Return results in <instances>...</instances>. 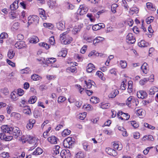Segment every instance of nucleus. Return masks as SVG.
<instances>
[{"instance_id":"obj_1","label":"nucleus","mask_w":158,"mask_h":158,"mask_svg":"<svg viewBox=\"0 0 158 158\" xmlns=\"http://www.w3.org/2000/svg\"><path fill=\"white\" fill-rule=\"evenodd\" d=\"M1 128L2 133L0 134V138L6 141H9L12 139L13 136L11 135L12 134L18 137L22 134L19 128L16 127H9L7 125H3L2 126Z\"/></svg>"},{"instance_id":"obj_2","label":"nucleus","mask_w":158,"mask_h":158,"mask_svg":"<svg viewBox=\"0 0 158 158\" xmlns=\"http://www.w3.org/2000/svg\"><path fill=\"white\" fill-rule=\"evenodd\" d=\"M67 31L61 34L60 35V39L62 44H70L73 40L72 38L67 34Z\"/></svg>"},{"instance_id":"obj_3","label":"nucleus","mask_w":158,"mask_h":158,"mask_svg":"<svg viewBox=\"0 0 158 158\" xmlns=\"http://www.w3.org/2000/svg\"><path fill=\"white\" fill-rule=\"evenodd\" d=\"M38 140L37 138L31 136L28 142L30 144L33 145V146L30 148V150H33L37 146Z\"/></svg>"},{"instance_id":"obj_4","label":"nucleus","mask_w":158,"mask_h":158,"mask_svg":"<svg viewBox=\"0 0 158 158\" xmlns=\"http://www.w3.org/2000/svg\"><path fill=\"white\" fill-rule=\"evenodd\" d=\"M117 115L119 118L122 120H127L130 118V115L128 114L123 113L121 111L118 112Z\"/></svg>"},{"instance_id":"obj_5","label":"nucleus","mask_w":158,"mask_h":158,"mask_svg":"<svg viewBox=\"0 0 158 158\" xmlns=\"http://www.w3.org/2000/svg\"><path fill=\"white\" fill-rule=\"evenodd\" d=\"M126 41L127 42L130 44H133L135 42V39L133 35L129 33L126 36Z\"/></svg>"},{"instance_id":"obj_6","label":"nucleus","mask_w":158,"mask_h":158,"mask_svg":"<svg viewBox=\"0 0 158 158\" xmlns=\"http://www.w3.org/2000/svg\"><path fill=\"white\" fill-rule=\"evenodd\" d=\"M60 155L62 158H70L71 155L69 150L65 149L62 150Z\"/></svg>"},{"instance_id":"obj_7","label":"nucleus","mask_w":158,"mask_h":158,"mask_svg":"<svg viewBox=\"0 0 158 158\" xmlns=\"http://www.w3.org/2000/svg\"><path fill=\"white\" fill-rule=\"evenodd\" d=\"M154 81V75L153 74L151 75L148 78H144L143 79L140 80L139 83L141 85H143L146 83L148 81L153 82Z\"/></svg>"},{"instance_id":"obj_8","label":"nucleus","mask_w":158,"mask_h":158,"mask_svg":"<svg viewBox=\"0 0 158 158\" xmlns=\"http://www.w3.org/2000/svg\"><path fill=\"white\" fill-rule=\"evenodd\" d=\"M28 20L29 24L34 23H37L39 20V17L36 15L30 16L28 18Z\"/></svg>"},{"instance_id":"obj_9","label":"nucleus","mask_w":158,"mask_h":158,"mask_svg":"<svg viewBox=\"0 0 158 158\" xmlns=\"http://www.w3.org/2000/svg\"><path fill=\"white\" fill-rule=\"evenodd\" d=\"M88 11L87 8H85L83 6H80V8L78 9L77 13L78 15H83L85 14Z\"/></svg>"},{"instance_id":"obj_10","label":"nucleus","mask_w":158,"mask_h":158,"mask_svg":"<svg viewBox=\"0 0 158 158\" xmlns=\"http://www.w3.org/2000/svg\"><path fill=\"white\" fill-rule=\"evenodd\" d=\"M65 24L64 21H61L56 23V26L59 30L62 31L65 29Z\"/></svg>"},{"instance_id":"obj_11","label":"nucleus","mask_w":158,"mask_h":158,"mask_svg":"<svg viewBox=\"0 0 158 158\" xmlns=\"http://www.w3.org/2000/svg\"><path fill=\"white\" fill-rule=\"evenodd\" d=\"M137 95L139 98L143 99L147 97V95L145 91L141 90L137 92Z\"/></svg>"},{"instance_id":"obj_12","label":"nucleus","mask_w":158,"mask_h":158,"mask_svg":"<svg viewBox=\"0 0 158 158\" xmlns=\"http://www.w3.org/2000/svg\"><path fill=\"white\" fill-rule=\"evenodd\" d=\"M118 93L119 91L117 89L112 88L111 90L110 94L108 95V97L109 98H114Z\"/></svg>"},{"instance_id":"obj_13","label":"nucleus","mask_w":158,"mask_h":158,"mask_svg":"<svg viewBox=\"0 0 158 158\" xmlns=\"http://www.w3.org/2000/svg\"><path fill=\"white\" fill-rule=\"evenodd\" d=\"M82 144L83 148L85 151L89 152L92 149V146L89 145L87 142H84Z\"/></svg>"},{"instance_id":"obj_14","label":"nucleus","mask_w":158,"mask_h":158,"mask_svg":"<svg viewBox=\"0 0 158 158\" xmlns=\"http://www.w3.org/2000/svg\"><path fill=\"white\" fill-rule=\"evenodd\" d=\"M106 151L108 154L113 156H116L117 155L116 151L114 149L111 148H106Z\"/></svg>"},{"instance_id":"obj_15","label":"nucleus","mask_w":158,"mask_h":158,"mask_svg":"<svg viewBox=\"0 0 158 158\" xmlns=\"http://www.w3.org/2000/svg\"><path fill=\"white\" fill-rule=\"evenodd\" d=\"M15 46L16 48L19 49L25 47L26 45L24 42L21 41L17 42Z\"/></svg>"},{"instance_id":"obj_16","label":"nucleus","mask_w":158,"mask_h":158,"mask_svg":"<svg viewBox=\"0 0 158 158\" xmlns=\"http://www.w3.org/2000/svg\"><path fill=\"white\" fill-rule=\"evenodd\" d=\"M48 140L52 144H56L57 143L58 139L54 136H52L48 138Z\"/></svg>"},{"instance_id":"obj_17","label":"nucleus","mask_w":158,"mask_h":158,"mask_svg":"<svg viewBox=\"0 0 158 158\" xmlns=\"http://www.w3.org/2000/svg\"><path fill=\"white\" fill-rule=\"evenodd\" d=\"M81 28V25H76L72 30L73 33L75 35L77 34L80 31Z\"/></svg>"},{"instance_id":"obj_18","label":"nucleus","mask_w":158,"mask_h":158,"mask_svg":"<svg viewBox=\"0 0 158 158\" xmlns=\"http://www.w3.org/2000/svg\"><path fill=\"white\" fill-rule=\"evenodd\" d=\"M141 69L143 73L147 74L148 70V64L146 63H144L141 67Z\"/></svg>"},{"instance_id":"obj_19","label":"nucleus","mask_w":158,"mask_h":158,"mask_svg":"<svg viewBox=\"0 0 158 158\" xmlns=\"http://www.w3.org/2000/svg\"><path fill=\"white\" fill-rule=\"evenodd\" d=\"M18 1H15L10 6V9L11 10H15L18 7Z\"/></svg>"},{"instance_id":"obj_20","label":"nucleus","mask_w":158,"mask_h":158,"mask_svg":"<svg viewBox=\"0 0 158 158\" xmlns=\"http://www.w3.org/2000/svg\"><path fill=\"white\" fill-rule=\"evenodd\" d=\"M60 147L58 145L55 146V148H53L51 151L53 155H56L59 153V149Z\"/></svg>"},{"instance_id":"obj_21","label":"nucleus","mask_w":158,"mask_h":158,"mask_svg":"<svg viewBox=\"0 0 158 158\" xmlns=\"http://www.w3.org/2000/svg\"><path fill=\"white\" fill-rule=\"evenodd\" d=\"M31 136L29 135H23L21 137L20 140L22 142L25 143L26 141H28Z\"/></svg>"},{"instance_id":"obj_22","label":"nucleus","mask_w":158,"mask_h":158,"mask_svg":"<svg viewBox=\"0 0 158 158\" xmlns=\"http://www.w3.org/2000/svg\"><path fill=\"white\" fill-rule=\"evenodd\" d=\"M158 91V88L156 86H153L150 89L149 94L150 95H154L156 92Z\"/></svg>"},{"instance_id":"obj_23","label":"nucleus","mask_w":158,"mask_h":158,"mask_svg":"<svg viewBox=\"0 0 158 158\" xmlns=\"http://www.w3.org/2000/svg\"><path fill=\"white\" fill-rule=\"evenodd\" d=\"M23 113L27 115L30 114L31 112L30 107L28 106H23Z\"/></svg>"},{"instance_id":"obj_24","label":"nucleus","mask_w":158,"mask_h":158,"mask_svg":"<svg viewBox=\"0 0 158 158\" xmlns=\"http://www.w3.org/2000/svg\"><path fill=\"white\" fill-rule=\"evenodd\" d=\"M43 152V150L40 147H38L32 153L33 155H39L41 154Z\"/></svg>"},{"instance_id":"obj_25","label":"nucleus","mask_w":158,"mask_h":158,"mask_svg":"<svg viewBox=\"0 0 158 158\" xmlns=\"http://www.w3.org/2000/svg\"><path fill=\"white\" fill-rule=\"evenodd\" d=\"M104 40V38L98 36L93 41V44L94 45H96L97 43H98L101 42L102 41Z\"/></svg>"},{"instance_id":"obj_26","label":"nucleus","mask_w":158,"mask_h":158,"mask_svg":"<svg viewBox=\"0 0 158 158\" xmlns=\"http://www.w3.org/2000/svg\"><path fill=\"white\" fill-rule=\"evenodd\" d=\"M94 66L92 63H89L87 66V71L88 73H91L94 69Z\"/></svg>"},{"instance_id":"obj_27","label":"nucleus","mask_w":158,"mask_h":158,"mask_svg":"<svg viewBox=\"0 0 158 158\" xmlns=\"http://www.w3.org/2000/svg\"><path fill=\"white\" fill-rule=\"evenodd\" d=\"M67 53V52L66 50L65 49H63L58 53V56L64 57L66 56Z\"/></svg>"},{"instance_id":"obj_28","label":"nucleus","mask_w":158,"mask_h":158,"mask_svg":"<svg viewBox=\"0 0 158 158\" xmlns=\"http://www.w3.org/2000/svg\"><path fill=\"white\" fill-rule=\"evenodd\" d=\"M11 116L14 118L15 119L17 120L20 119L21 117V115L20 114L14 112L11 114Z\"/></svg>"},{"instance_id":"obj_29","label":"nucleus","mask_w":158,"mask_h":158,"mask_svg":"<svg viewBox=\"0 0 158 158\" xmlns=\"http://www.w3.org/2000/svg\"><path fill=\"white\" fill-rule=\"evenodd\" d=\"M146 6L148 9L154 11L156 10L155 6L153 5L151 2H148L147 3Z\"/></svg>"},{"instance_id":"obj_30","label":"nucleus","mask_w":158,"mask_h":158,"mask_svg":"<svg viewBox=\"0 0 158 158\" xmlns=\"http://www.w3.org/2000/svg\"><path fill=\"white\" fill-rule=\"evenodd\" d=\"M37 98L35 96H33L30 97L28 100L29 104H32L34 103L37 100Z\"/></svg>"},{"instance_id":"obj_31","label":"nucleus","mask_w":158,"mask_h":158,"mask_svg":"<svg viewBox=\"0 0 158 158\" xmlns=\"http://www.w3.org/2000/svg\"><path fill=\"white\" fill-rule=\"evenodd\" d=\"M15 53L12 49H10L9 50L8 54V57L10 59H12L15 56Z\"/></svg>"},{"instance_id":"obj_32","label":"nucleus","mask_w":158,"mask_h":158,"mask_svg":"<svg viewBox=\"0 0 158 158\" xmlns=\"http://www.w3.org/2000/svg\"><path fill=\"white\" fill-rule=\"evenodd\" d=\"M40 11V17L43 19H47V16L45 15V11L42 9H41Z\"/></svg>"},{"instance_id":"obj_33","label":"nucleus","mask_w":158,"mask_h":158,"mask_svg":"<svg viewBox=\"0 0 158 158\" xmlns=\"http://www.w3.org/2000/svg\"><path fill=\"white\" fill-rule=\"evenodd\" d=\"M39 41L38 37L35 36H32L30 39V42L32 43H36Z\"/></svg>"},{"instance_id":"obj_34","label":"nucleus","mask_w":158,"mask_h":158,"mask_svg":"<svg viewBox=\"0 0 158 158\" xmlns=\"http://www.w3.org/2000/svg\"><path fill=\"white\" fill-rule=\"evenodd\" d=\"M135 101L134 98L132 96L129 97L127 100L126 102V104L129 106H130V104L132 102H134Z\"/></svg>"},{"instance_id":"obj_35","label":"nucleus","mask_w":158,"mask_h":158,"mask_svg":"<svg viewBox=\"0 0 158 158\" xmlns=\"http://www.w3.org/2000/svg\"><path fill=\"white\" fill-rule=\"evenodd\" d=\"M110 103H102L100 105V107L102 109H106L109 108L110 106Z\"/></svg>"},{"instance_id":"obj_36","label":"nucleus","mask_w":158,"mask_h":158,"mask_svg":"<svg viewBox=\"0 0 158 158\" xmlns=\"http://www.w3.org/2000/svg\"><path fill=\"white\" fill-rule=\"evenodd\" d=\"M19 27V23H14L11 27V30L13 31H15L17 30Z\"/></svg>"},{"instance_id":"obj_37","label":"nucleus","mask_w":158,"mask_h":158,"mask_svg":"<svg viewBox=\"0 0 158 158\" xmlns=\"http://www.w3.org/2000/svg\"><path fill=\"white\" fill-rule=\"evenodd\" d=\"M113 146L114 149L118 150H121L122 148V146L121 144H119L116 143H114L113 144Z\"/></svg>"},{"instance_id":"obj_38","label":"nucleus","mask_w":158,"mask_h":158,"mask_svg":"<svg viewBox=\"0 0 158 158\" xmlns=\"http://www.w3.org/2000/svg\"><path fill=\"white\" fill-rule=\"evenodd\" d=\"M132 83L133 82L132 81H129L128 82V92L130 93L132 91Z\"/></svg>"},{"instance_id":"obj_39","label":"nucleus","mask_w":158,"mask_h":158,"mask_svg":"<svg viewBox=\"0 0 158 158\" xmlns=\"http://www.w3.org/2000/svg\"><path fill=\"white\" fill-rule=\"evenodd\" d=\"M85 82L86 84L87 88L88 89H89L91 87L92 85H93L92 83H94L93 81H92L90 80H89L88 82L85 81Z\"/></svg>"},{"instance_id":"obj_40","label":"nucleus","mask_w":158,"mask_h":158,"mask_svg":"<svg viewBox=\"0 0 158 158\" xmlns=\"http://www.w3.org/2000/svg\"><path fill=\"white\" fill-rule=\"evenodd\" d=\"M43 26L44 27L50 29H52L54 27L53 24L50 23H44L43 24Z\"/></svg>"},{"instance_id":"obj_41","label":"nucleus","mask_w":158,"mask_h":158,"mask_svg":"<svg viewBox=\"0 0 158 158\" xmlns=\"http://www.w3.org/2000/svg\"><path fill=\"white\" fill-rule=\"evenodd\" d=\"M96 74L99 78L102 81L105 80V78L103 77V73L100 71H98L96 73Z\"/></svg>"},{"instance_id":"obj_42","label":"nucleus","mask_w":158,"mask_h":158,"mask_svg":"<svg viewBox=\"0 0 158 158\" xmlns=\"http://www.w3.org/2000/svg\"><path fill=\"white\" fill-rule=\"evenodd\" d=\"M118 6V5L116 4H113L111 6V10L113 13L114 14L116 12V8Z\"/></svg>"},{"instance_id":"obj_43","label":"nucleus","mask_w":158,"mask_h":158,"mask_svg":"<svg viewBox=\"0 0 158 158\" xmlns=\"http://www.w3.org/2000/svg\"><path fill=\"white\" fill-rule=\"evenodd\" d=\"M70 133V130H68V129H65L62 132V135L63 136L65 137L69 135Z\"/></svg>"},{"instance_id":"obj_44","label":"nucleus","mask_w":158,"mask_h":158,"mask_svg":"<svg viewBox=\"0 0 158 158\" xmlns=\"http://www.w3.org/2000/svg\"><path fill=\"white\" fill-rule=\"evenodd\" d=\"M139 12V10L136 7H132L131 8L130 10V13L132 14L135 13H138Z\"/></svg>"},{"instance_id":"obj_45","label":"nucleus","mask_w":158,"mask_h":158,"mask_svg":"<svg viewBox=\"0 0 158 158\" xmlns=\"http://www.w3.org/2000/svg\"><path fill=\"white\" fill-rule=\"evenodd\" d=\"M99 101V98L95 97H92L90 99V102L94 104L98 103Z\"/></svg>"},{"instance_id":"obj_46","label":"nucleus","mask_w":158,"mask_h":158,"mask_svg":"<svg viewBox=\"0 0 158 158\" xmlns=\"http://www.w3.org/2000/svg\"><path fill=\"white\" fill-rule=\"evenodd\" d=\"M10 18L12 19H14L17 18V16L16 13L14 11L10 12L9 14Z\"/></svg>"},{"instance_id":"obj_47","label":"nucleus","mask_w":158,"mask_h":158,"mask_svg":"<svg viewBox=\"0 0 158 158\" xmlns=\"http://www.w3.org/2000/svg\"><path fill=\"white\" fill-rule=\"evenodd\" d=\"M143 140H149L152 141L153 140L154 138L151 135H146L143 138Z\"/></svg>"},{"instance_id":"obj_48","label":"nucleus","mask_w":158,"mask_h":158,"mask_svg":"<svg viewBox=\"0 0 158 158\" xmlns=\"http://www.w3.org/2000/svg\"><path fill=\"white\" fill-rule=\"evenodd\" d=\"M31 78L33 81H38L40 79V77L36 74H33L31 76Z\"/></svg>"},{"instance_id":"obj_49","label":"nucleus","mask_w":158,"mask_h":158,"mask_svg":"<svg viewBox=\"0 0 158 158\" xmlns=\"http://www.w3.org/2000/svg\"><path fill=\"white\" fill-rule=\"evenodd\" d=\"M136 114L139 116H144V111L142 109L136 110Z\"/></svg>"},{"instance_id":"obj_50","label":"nucleus","mask_w":158,"mask_h":158,"mask_svg":"<svg viewBox=\"0 0 158 158\" xmlns=\"http://www.w3.org/2000/svg\"><path fill=\"white\" fill-rule=\"evenodd\" d=\"M21 72L22 73H28L31 72V70L28 67H26V68L22 69Z\"/></svg>"},{"instance_id":"obj_51","label":"nucleus","mask_w":158,"mask_h":158,"mask_svg":"<svg viewBox=\"0 0 158 158\" xmlns=\"http://www.w3.org/2000/svg\"><path fill=\"white\" fill-rule=\"evenodd\" d=\"M69 145H70L72 146L73 144L74 143V141L73 140L74 139V138H73L71 137H69L66 139Z\"/></svg>"},{"instance_id":"obj_52","label":"nucleus","mask_w":158,"mask_h":158,"mask_svg":"<svg viewBox=\"0 0 158 158\" xmlns=\"http://www.w3.org/2000/svg\"><path fill=\"white\" fill-rule=\"evenodd\" d=\"M126 79H124L123 80L120 86L121 89L123 90H124L126 89V85L125 83L126 82Z\"/></svg>"},{"instance_id":"obj_53","label":"nucleus","mask_w":158,"mask_h":158,"mask_svg":"<svg viewBox=\"0 0 158 158\" xmlns=\"http://www.w3.org/2000/svg\"><path fill=\"white\" fill-rule=\"evenodd\" d=\"M76 158H83L84 157V155L83 152H77L76 155Z\"/></svg>"},{"instance_id":"obj_54","label":"nucleus","mask_w":158,"mask_h":158,"mask_svg":"<svg viewBox=\"0 0 158 158\" xmlns=\"http://www.w3.org/2000/svg\"><path fill=\"white\" fill-rule=\"evenodd\" d=\"M46 61L47 63H53L56 61V59L55 58H50L47 59Z\"/></svg>"},{"instance_id":"obj_55","label":"nucleus","mask_w":158,"mask_h":158,"mask_svg":"<svg viewBox=\"0 0 158 158\" xmlns=\"http://www.w3.org/2000/svg\"><path fill=\"white\" fill-rule=\"evenodd\" d=\"M83 108L88 110H91L93 109L92 106L90 104L84 105L83 106Z\"/></svg>"},{"instance_id":"obj_56","label":"nucleus","mask_w":158,"mask_h":158,"mask_svg":"<svg viewBox=\"0 0 158 158\" xmlns=\"http://www.w3.org/2000/svg\"><path fill=\"white\" fill-rule=\"evenodd\" d=\"M120 65L122 68L124 69L127 66V63L126 61L121 60L120 62Z\"/></svg>"},{"instance_id":"obj_57","label":"nucleus","mask_w":158,"mask_h":158,"mask_svg":"<svg viewBox=\"0 0 158 158\" xmlns=\"http://www.w3.org/2000/svg\"><path fill=\"white\" fill-rule=\"evenodd\" d=\"M76 68L74 66L69 67L67 69L68 71L72 73H74L76 71Z\"/></svg>"},{"instance_id":"obj_58","label":"nucleus","mask_w":158,"mask_h":158,"mask_svg":"<svg viewBox=\"0 0 158 158\" xmlns=\"http://www.w3.org/2000/svg\"><path fill=\"white\" fill-rule=\"evenodd\" d=\"M0 155L1 156L4 158L6 157H9L10 156L9 153L5 152H4L0 154Z\"/></svg>"},{"instance_id":"obj_59","label":"nucleus","mask_w":158,"mask_h":158,"mask_svg":"<svg viewBox=\"0 0 158 158\" xmlns=\"http://www.w3.org/2000/svg\"><path fill=\"white\" fill-rule=\"evenodd\" d=\"M144 40H142L140 42L138 43V45L140 47H145L147 46Z\"/></svg>"},{"instance_id":"obj_60","label":"nucleus","mask_w":158,"mask_h":158,"mask_svg":"<svg viewBox=\"0 0 158 158\" xmlns=\"http://www.w3.org/2000/svg\"><path fill=\"white\" fill-rule=\"evenodd\" d=\"M63 145L64 147L69 148H72V146L69 145L68 142L65 139L63 142Z\"/></svg>"},{"instance_id":"obj_61","label":"nucleus","mask_w":158,"mask_h":158,"mask_svg":"<svg viewBox=\"0 0 158 158\" xmlns=\"http://www.w3.org/2000/svg\"><path fill=\"white\" fill-rule=\"evenodd\" d=\"M56 76L54 75H48L46 76L47 79L49 80H53L56 78Z\"/></svg>"},{"instance_id":"obj_62","label":"nucleus","mask_w":158,"mask_h":158,"mask_svg":"<svg viewBox=\"0 0 158 158\" xmlns=\"http://www.w3.org/2000/svg\"><path fill=\"white\" fill-rule=\"evenodd\" d=\"M86 113L84 112L80 114L79 118L81 120H83L86 117Z\"/></svg>"},{"instance_id":"obj_63","label":"nucleus","mask_w":158,"mask_h":158,"mask_svg":"<svg viewBox=\"0 0 158 158\" xmlns=\"http://www.w3.org/2000/svg\"><path fill=\"white\" fill-rule=\"evenodd\" d=\"M130 123L134 128H137L139 126L138 124L135 121L131 122Z\"/></svg>"},{"instance_id":"obj_64","label":"nucleus","mask_w":158,"mask_h":158,"mask_svg":"<svg viewBox=\"0 0 158 158\" xmlns=\"http://www.w3.org/2000/svg\"><path fill=\"white\" fill-rule=\"evenodd\" d=\"M154 19V18L152 16L148 17L146 20L147 23L148 24H150L151 22L153 21Z\"/></svg>"}]
</instances>
